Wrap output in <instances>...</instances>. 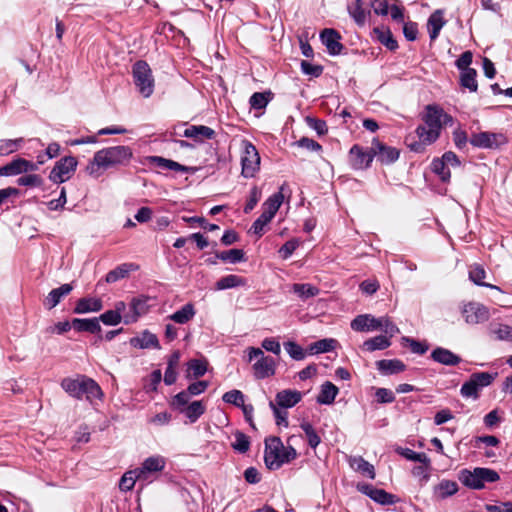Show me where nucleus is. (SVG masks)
<instances>
[{
  "mask_svg": "<svg viewBox=\"0 0 512 512\" xmlns=\"http://www.w3.org/2000/svg\"><path fill=\"white\" fill-rule=\"evenodd\" d=\"M196 314L194 305L187 303L181 309L169 316V319L178 324L188 323Z\"/></svg>",
  "mask_w": 512,
  "mask_h": 512,
  "instance_id": "c9c22d12",
  "label": "nucleus"
},
{
  "mask_svg": "<svg viewBox=\"0 0 512 512\" xmlns=\"http://www.w3.org/2000/svg\"><path fill=\"white\" fill-rule=\"evenodd\" d=\"M459 481L466 487L481 490L485 483L497 482L500 476L497 471L490 468L477 467L473 470L462 469L458 474Z\"/></svg>",
  "mask_w": 512,
  "mask_h": 512,
  "instance_id": "39448f33",
  "label": "nucleus"
},
{
  "mask_svg": "<svg viewBox=\"0 0 512 512\" xmlns=\"http://www.w3.org/2000/svg\"><path fill=\"white\" fill-rule=\"evenodd\" d=\"M272 220L271 217L267 216L266 214L264 213H261V215L254 221L252 227H251V230L253 231L254 234L258 235L259 237H261L264 233V227L270 223Z\"/></svg>",
  "mask_w": 512,
  "mask_h": 512,
  "instance_id": "e2e57ef3",
  "label": "nucleus"
},
{
  "mask_svg": "<svg viewBox=\"0 0 512 512\" xmlns=\"http://www.w3.org/2000/svg\"><path fill=\"white\" fill-rule=\"evenodd\" d=\"M337 341L332 338H325L312 343L309 350L312 354L326 353L335 349Z\"/></svg>",
  "mask_w": 512,
  "mask_h": 512,
  "instance_id": "49530a36",
  "label": "nucleus"
},
{
  "mask_svg": "<svg viewBox=\"0 0 512 512\" xmlns=\"http://www.w3.org/2000/svg\"><path fill=\"white\" fill-rule=\"evenodd\" d=\"M207 372V361L191 359L187 363V378H199Z\"/></svg>",
  "mask_w": 512,
  "mask_h": 512,
  "instance_id": "ea45409f",
  "label": "nucleus"
},
{
  "mask_svg": "<svg viewBox=\"0 0 512 512\" xmlns=\"http://www.w3.org/2000/svg\"><path fill=\"white\" fill-rule=\"evenodd\" d=\"M149 300L150 298L144 295L133 297L129 304V311L124 314V323H135L140 316L146 314L149 310Z\"/></svg>",
  "mask_w": 512,
  "mask_h": 512,
  "instance_id": "ddd939ff",
  "label": "nucleus"
},
{
  "mask_svg": "<svg viewBox=\"0 0 512 512\" xmlns=\"http://www.w3.org/2000/svg\"><path fill=\"white\" fill-rule=\"evenodd\" d=\"M204 412L205 406L201 401H193L180 411V413H183L191 423L196 422Z\"/></svg>",
  "mask_w": 512,
  "mask_h": 512,
  "instance_id": "4c0bfd02",
  "label": "nucleus"
},
{
  "mask_svg": "<svg viewBox=\"0 0 512 512\" xmlns=\"http://www.w3.org/2000/svg\"><path fill=\"white\" fill-rule=\"evenodd\" d=\"M140 477L141 474H139L138 469L127 471L119 481V489L123 492L132 490L135 486L136 480Z\"/></svg>",
  "mask_w": 512,
  "mask_h": 512,
  "instance_id": "a18cd8bd",
  "label": "nucleus"
},
{
  "mask_svg": "<svg viewBox=\"0 0 512 512\" xmlns=\"http://www.w3.org/2000/svg\"><path fill=\"white\" fill-rule=\"evenodd\" d=\"M241 174L245 178L254 177L260 166V156L256 147L248 140L242 141Z\"/></svg>",
  "mask_w": 512,
  "mask_h": 512,
  "instance_id": "1a4fd4ad",
  "label": "nucleus"
},
{
  "mask_svg": "<svg viewBox=\"0 0 512 512\" xmlns=\"http://www.w3.org/2000/svg\"><path fill=\"white\" fill-rule=\"evenodd\" d=\"M320 38L330 55H339L342 52L344 46L340 43L341 36L336 30L324 29Z\"/></svg>",
  "mask_w": 512,
  "mask_h": 512,
  "instance_id": "a211bd4d",
  "label": "nucleus"
},
{
  "mask_svg": "<svg viewBox=\"0 0 512 512\" xmlns=\"http://www.w3.org/2000/svg\"><path fill=\"white\" fill-rule=\"evenodd\" d=\"M431 358L442 365L456 366L461 362V358L452 351L437 347L431 353Z\"/></svg>",
  "mask_w": 512,
  "mask_h": 512,
  "instance_id": "4be33fe9",
  "label": "nucleus"
},
{
  "mask_svg": "<svg viewBox=\"0 0 512 512\" xmlns=\"http://www.w3.org/2000/svg\"><path fill=\"white\" fill-rule=\"evenodd\" d=\"M338 392V388L332 382L326 381L321 386L320 393L317 396V402L319 404L330 405L334 402Z\"/></svg>",
  "mask_w": 512,
  "mask_h": 512,
  "instance_id": "2f4dec72",
  "label": "nucleus"
},
{
  "mask_svg": "<svg viewBox=\"0 0 512 512\" xmlns=\"http://www.w3.org/2000/svg\"><path fill=\"white\" fill-rule=\"evenodd\" d=\"M38 170L37 164L24 158H16L0 167V176H16Z\"/></svg>",
  "mask_w": 512,
  "mask_h": 512,
  "instance_id": "4468645a",
  "label": "nucleus"
},
{
  "mask_svg": "<svg viewBox=\"0 0 512 512\" xmlns=\"http://www.w3.org/2000/svg\"><path fill=\"white\" fill-rule=\"evenodd\" d=\"M375 397L378 403H392L395 400L394 393L387 388H378L375 392Z\"/></svg>",
  "mask_w": 512,
  "mask_h": 512,
  "instance_id": "338daca9",
  "label": "nucleus"
},
{
  "mask_svg": "<svg viewBox=\"0 0 512 512\" xmlns=\"http://www.w3.org/2000/svg\"><path fill=\"white\" fill-rule=\"evenodd\" d=\"M149 164L158 167L162 170H173L176 172H188L190 170L189 167L184 166L176 161H173L171 159H166L161 156H149L147 158Z\"/></svg>",
  "mask_w": 512,
  "mask_h": 512,
  "instance_id": "5701e85b",
  "label": "nucleus"
},
{
  "mask_svg": "<svg viewBox=\"0 0 512 512\" xmlns=\"http://www.w3.org/2000/svg\"><path fill=\"white\" fill-rule=\"evenodd\" d=\"M301 70L304 74L313 77H319L323 73V67L321 65H314L305 60L301 62Z\"/></svg>",
  "mask_w": 512,
  "mask_h": 512,
  "instance_id": "774afa93",
  "label": "nucleus"
},
{
  "mask_svg": "<svg viewBox=\"0 0 512 512\" xmlns=\"http://www.w3.org/2000/svg\"><path fill=\"white\" fill-rule=\"evenodd\" d=\"M296 457V450L291 445L284 446L279 437L270 436L265 439L264 462L269 470H277Z\"/></svg>",
  "mask_w": 512,
  "mask_h": 512,
  "instance_id": "20e7f679",
  "label": "nucleus"
},
{
  "mask_svg": "<svg viewBox=\"0 0 512 512\" xmlns=\"http://www.w3.org/2000/svg\"><path fill=\"white\" fill-rule=\"evenodd\" d=\"M222 399L224 402L232 404L236 407H241L244 404V395L240 390H230L226 392Z\"/></svg>",
  "mask_w": 512,
  "mask_h": 512,
  "instance_id": "6e6d98bb",
  "label": "nucleus"
},
{
  "mask_svg": "<svg viewBox=\"0 0 512 512\" xmlns=\"http://www.w3.org/2000/svg\"><path fill=\"white\" fill-rule=\"evenodd\" d=\"M284 348L291 358L294 360H303L305 358V353L303 348L293 341H288L284 343Z\"/></svg>",
  "mask_w": 512,
  "mask_h": 512,
  "instance_id": "13d9d810",
  "label": "nucleus"
},
{
  "mask_svg": "<svg viewBox=\"0 0 512 512\" xmlns=\"http://www.w3.org/2000/svg\"><path fill=\"white\" fill-rule=\"evenodd\" d=\"M190 396L191 395L187 391V389L179 392L172 398V401H171L172 408H174L180 412L182 410V408L186 407L189 404Z\"/></svg>",
  "mask_w": 512,
  "mask_h": 512,
  "instance_id": "4d7b16f0",
  "label": "nucleus"
},
{
  "mask_svg": "<svg viewBox=\"0 0 512 512\" xmlns=\"http://www.w3.org/2000/svg\"><path fill=\"white\" fill-rule=\"evenodd\" d=\"M349 464L354 470H356L364 475H367L370 479L375 478L374 466L372 464H370L368 461H366L363 457H361V456L351 457L349 459Z\"/></svg>",
  "mask_w": 512,
  "mask_h": 512,
  "instance_id": "f704fd0d",
  "label": "nucleus"
},
{
  "mask_svg": "<svg viewBox=\"0 0 512 512\" xmlns=\"http://www.w3.org/2000/svg\"><path fill=\"white\" fill-rule=\"evenodd\" d=\"M300 427L305 432L309 446L315 449L321 442V438L316 430L309 422L301 423Z\"/></svg>",
  "mask_w": 512,
  "mask_h": 512,
  "instance_id": "3c124183",
  "label": "nucleus"
},
{
  "mask_svg": "<svg viewBox=\"0 0 512 512\" xmlns=\"http://www.w3.org/2000/svg\"><path fill=\"white\" fill-rule=\"evenodd\" d=\"M302 399L301 392L297 390L285 389L276 394L275 404L283 409L292 408Z\"/></svg>",
  "mask_w": 512,
  "mask_h": 512,
  "instance_id": "aec40b11",
  "label": "nucleus"
},
{
  "mask_svg": "<svg viewBox=\"0 0 512 512\" xmlns=\"http://www.w3.org/2000/svg\"><path fill=\"white\" fill-rule=\"evenodd\" d=\"M292 291L301 299L307 300L309 298L315 297L320 293L318 287L313 286L308 283H295L292 286Z\"/></svg>",
  "mask_w": 512,
  "mask_h": 512,
  "instance_id": "e433bc0d",
  "label": "nucleus"
},
{
  "mask_svg": "<svg viewBox=\"0 0 512 512\" xmlns=\"http://www.w3.org/2000/svg\"><path fill=\"white\" fill-rule=\"evenodd\" d=\"M72 290L73 286L68 283L51 290L44 300V306L49 310L53 309L60 303L61 299L67 296Z\"/></svg>",
  "mask_w": 512,
  "mask_h": 512,
  "instance_id": "393cba45",
  "label": "nucleus"
},
{
  "mask_svg": "<svg viewBox=\"0 0 512 512\" xmlns=\"http://www.w3.org/2000/svg\"><path fill=\"white\" fill-rule=\"evenodd\" d=\"M373 161L371 147L365 151L361 146L355 144L349 151V163L353 169L362 170L368 168Z\"/></svg>",
  "mask_w": 512,
  "mask_h": 512,
  "instance_id": "dca6fc26",
  "label": "nucleus"
},
{
  "mask_svg": "<svg viewBox=\"0 0 512 512\" xmlns=\"http://www.w3.org/2000/svg\"><path fill=\"white\" fill-rule=\"evenodd\" d=\"M477 71L475 69H465L460 74V84L462 87L469 89L470 92H476L478 84L476 80Z\"/></svg>",
  "mask_w": 512,
  "mask_h": 512,
  "instance_id": "37998d69",
  "label": "nucleus"
},
{
  "mask_svg": "<svg viewBox=\"0 0 512 512\" xmlns=\"http://www.w3.org/2000/svg\"><path fill=\"white\" fill-rule=\"evenodd\" d=\"M253 359H257L253 364V369L258 379H264L275 374V360L270 356H265L260 348H249V361Z\"/></svg>",
  "mask_w": 512,
  "mask_h": 512,
  "instance_id": "6e6552de",
  "label": "nucleus"
},
{
  "mask_svg": "<svg viewBox=\"0 0 512 512\" xmlns=\"http://www.w3.org/2000/svg\"><path fill=\"white\" fill-rule=\"evenodd\" d=\"M486 276V272L483 267L477 265L470 269L469 278L478 286L489 287L492 289H499L497 286L483 282Z\"/></svg>",
  "mask_w": 512,
  "mask_h": 512,
  "instance_id": "8fccbe9b",
  "label": "nucleus"
},
{
  "mask_svg": "<svg viewBox=\"0 0 512 512\" xmlns=\"http://www.w3.org/2000/svg\"><path fill=\"white\" fill-rule=\"evenodd\" d=\"M497 376V372H475L470 376L469 380L461 386L460 393L465 398L476 400L479 398V391L492 384Z\"/></svg>",
  "mask_w": 512,
  "mask_h": 512,
  "instance_id": "423d86ee",
  "label": "nucleus"
},
{
  "mask_svg": "<svg viewBox=\"0 0 512 512\" xmlns=\"http://www.w3.org/2000/svg\"><path fill=\"white\" fill-rule=\"evenodd\" d=\"M77 160L73 156H66L58 160L49 174V179L55 184L68 181L74 174Z\"/></svg>",
  "mask_w": 512,
  "mask_h": 512,
  "instance_id": "9d476101",
  "label": "nucleus"
},
{
  "mask_svg": "<svg viewBox=\"0 0 512 512\" xmlns=\"http://www.w3.org/2000/svg\"><path fill=\"white\" fill-rule=\"evenodd\" d=\"M73 328L79 332L86 331L92 334L100 333L101 326L98 322V318L92 319H80L75 318L72 320Z\"/></svg>",
  "mask_w": 512,
  "mask_h": 512,
  "instance_id": "473e14b6",
  "label": "nucleus"
},
{
  "mask_svg": "<svg viewBox=\"0 0 512 512\" xmlns=\"http://www.w3.org/2000/svg\"><path fill=\"white\" fill-rule=\"evenodd\" d=\"M381 322L380 318H375L370 314H362L358 315L351 322V328L354 331L364 332V331H375L380 329Z\"/></svg>",
  "mask_w": 512,
  "mask_h": 512,
  "instance_id": "6ab92c4d",
  "label": "nucleus"
},
{
  "mask_svg": "<svg viewBox=\"0 0 512 512\" xmlns=\"http://www.w3.org/2000/svg\"><path fill=\"white\" fill-rule=\"evenodd\" d=\"M183 136L196 141H203L205 139H213L215 137V131L208 126L191 125L184 130Z\"/></svg>",
  "mask_w": 512,
  "mask_h": 512,
  "instance_id": "b1692460",
  "label": "nucleus"
},
{
  "mask_svg": "<svg viewBox=\"0 0 512 512\" xmlns=\"http://www.w3.org/2000/svg\"><path fill=\"white\" fill-rule=\"evenodd\" d=\"M122 316L114 312V310H107L100 315L98 322L101 321L105 325L115 326L122 321Z\"/></svg>",
  "mask_w": 512,
  "mask_h": 512,
  "instance_id": "bf43d9fd",
  "label": "nucleus"
},
{
  "mask_svg": "<svg viewBox=\"0 0 512 512\" xmlns=\"http://www.w3.org/2000/svg\"><path fill=\"white\" fill-rule=\"evenodd\" d=\"M22 141V138L4 140L0 145V154L8 155L17 151L20 148Z\"/></svg>",
  "mask_w": 512,
  "mask_h": 512,
  "instance_id": "680f3d73",
  "label": "nucleus"
},
{
  "mask_svg": "<svg viewBox=\"0 0 512 512\" xmlns=\"http://www.w3.org/2000/svg\"><path fill=\"white\" fill-rule=\"evenodd\" d=\"M397 451L401 456H403L407 460L422 463L425 469H428L430 466V459L423 452H415L414 450L409 448H400Z\"/></svg>",
  "mask_w": 512,
  "mask_h": 512,
  "instance_id": "c03bdc74",
  "label": "nucleus"
},
{
  "mask_svg": "<svg viewBox=\"0 0 512 512\" xmlns=\"http://www.w3.org/2000/svg\"><path fill=\"white\" fill-rule=\"evenodd\" d=\"M165 459L161 456H152L147 458L140 469H138L139 474H144L145 472H158L162 471L165 467Z\"/></svg>",
  "mask_w": 512,
  "mask_h": 512,
  "instance_id": "58836bf2",
  "label": "nucleus"
},
{
  "mask_svg": "<svg viewBox=\"0 0 512 512\" xmlns=\"http://www.w3.org/2000/svg\"><path fill=\"white\" fill-rule=\"evenodd\" d=\"M102 301L96 298H80L74 308V313L84 314L88 312H98L102 309Z\"/></svg>",
  "mask_w": 512,
  "mask_h": 512,
  "instance_id": "c85d7f7f",
  "label": "nucleus"
},
{
  "mask_svg": "<svg viewBox=\"0 0 512 512\" xmlns=\"http://www.w3.org/2000/svg\"><path fill=\"white\" fill-rule=\"evenodd\" d=\"M377 369L383 375H392L403 372L405 364L398 359H383L376 362Z\"/></svg>",
  "mask_w": 512,
  "mask_h": 512,
  "instance_id": "a878e982",
  "label": "nucleus"
},
{
  "mask_svg": "<svg viewBox=\"0 0 512 512\" xmlns=\"http://www.w3.org/2000/svg\"><path fill=\"white\" fill-rule=\"evenodd\" d=\"M287 188V184L284 183L280 186L279 188V191L277 193H274L273 195H271L263 204V212L264 214H266L267 216L271 217L272 219L274 218L275 214L277 213V211L279 210L281 204L283 203V200H284V192H285V189Z\"/></svg>",
  "mask_w": 512,
  "mask_h": 512,
  "instance_id": "412c9836",
  "label": "nucleus"
},
{
  "mask_svg": "<svg viewBox=\"0 0 512 512\" xmlns=\"http://www.w3.org/2000/svg\"><path fill=\"white\" fill-rule=\"evenodd\" d=\"M261 198V191L258 189V187L254 186L251 190H250V196H249V199L244 207V213H249L251 212L255 206L257 205V203L259 202Z\"/></svg>",
  "mask_w": 512,
  "mask_h": 512,
  "instance_id": "69168bd1",
  "label": "nucleus"
},
{
  "mask_svg": "<svg viewBox=\"0 0 512 512\" xmlns=\"http://www.w3.org/2000/svg\"><path fill=\"white\" fill-rule=\"evenodd\" d=\"M245 284H246L245 279H243L242 277H240L238 275L230 274V275H226V276L220 278L216 282L215 287L217 290H225V289L235 288V287H239V286H244Z\"/></svg>",
  "mask_w": 512,
  "mask_h": 512,
  "instance_id": "a19ab883",
  "label": "nucleus"
},
{
  "mask_svg": "<svg viewBox=\"0 0 512 512\" xmlns=\"http://www.w3.org/2000/svg\"><path fill=\"white\" fill-rule=\"evenodd\" d=\"M306 123L310 128L315 130L318 135H324L328 131L327 124L324 120L306 117Z\"/></svg>",
  "mask_w": 512,
  "mask_h": 512,
  "instance_id": "0e129e2a",
  "label": "nucleus"
},
{
  "mask_svg": "<svg viewBox=\"0 0 512 512\" xmlns=\"http://www.w3.org/2000/svg\"><path fill=\"white\" fill-rule=\"evenodd\" d=\"M136 269L137 266L132 263H123L117 266L115 269L109 271L106 274L105 280L107 283L117 282L118 280L128 277L129 273Z\"/></svg>",
  "mask_w": 512,
  "mask_h": 512,
  "instance_id": "c756f323",
  "label": "nucleus"
},
{
  "mask_svg": "<svg viewBox=\"0 0 512 512\" xmlns=\"http://www.w3.org/2000/svg\"><path fill=\"white\" fill-rule=\"evenodd\" d=\"M234 436L235 441L232 443V447L239 453H246L250 447L249 437L240 431H237Z\"/></svg>",
  "mask_w": 512,
  "mask_h": 512,
  "instance_id": "5fc2aeb1",
  "label": "nucleus"
},
{
  "mask_svg": "<svg viewBox=\"0 0 512 512\" xmlns=\"http://www.w3.org/2000/svg\"><path fill=\"white\" fill-rule=\"evenodd\" d=\"M19 186L25 187H41L44 183L43 178L37 174H26L17 179Z\"/></svg>",
  "mask_w": 512,
  "mask_h": 512,
  "instance_id": "864d4df0",
  "label": "nucleus"
},
{
  "mask_svg": "<svg viewBox=\"0 0 512 512\" xmlns=\"http://www.w3.org/2000/svg\"><path fill=\"white\" fill-rule=\"evenodd\" d=\"M463 317L468 324H478L488 320V309L480 304L471 302L466 304L462 310Z\"/></svg>",
  "mask_w": 512,
  "mask_h": 512,
  "instance_id": "f3484780",
  "label": "nucleus"
},
{
  "mask_svg": "<svg viewBox=\"0 0 512 512\" xmlns=\"http://www.w3.org/2000/svg\"><path fill=\"white\" fill-rule=\"evenodd\" d=\"M458 491V484L455 481L443 479L434 487V495L438 499H446Z\"/></svg>",
  "mask_w": 512,
  "mask_h": 512,
  "instance_id": "7c9ffc66",
  "label": "nucleus"
},
{
  "mask_svg": "<svg viewBox=\"0 0 512 512\" xmlns=\"http://www.w3.org/2000/svg\"><path fill=\"white\" fill-rule=\"evenodd\" d=\"M357 489L381 505H393L397 501L395 495L390 494L383 489L375 488L371 484H358Z\"/></svg>",
  "mask_w": 512,
  "mask_h": 512,
  "instance_id": "2eb2a0df",
  "label": "nucleus"
},
{
  "mask_svg": "<svg viewBox=\"0 0 512 512\" xmlns=\"http://www.w3.org/2000/svg\"><path fill=\"white\" fill-rule=\"evenodd\" d=\"M432 171L437 174L443 182L449 181L451 177L450 168L440 159H434L431 164Z\"/></svg>",
  "mask_w": 512,
  "mask_h": 512,
  "instance_id": "603ef678",
  "label": "nucleus"
},
{
  "mask_svg": "<svg viewBox=\"0 0 512 512\" xmlns=\"http://www.w3.org/2000/svg\"><path fill=\"white\" fill-rule=\"evenodd\" d=\"M133 156L129 146H112L103 148L94 154L93 159L86 166V172L94 177H100L105 170L127 165Z\"/></svg>",
  "mask_w": 512,
  "mask_h": 512,
  "instance_id": "f257e3e1",
  "label": "nucleus"
},
{
  "mask_svg": "<svg viewBox=\"0 0 512 512\" xmlns=\"http://www.w3.org/2000/svg\"><path fill=\"white\" fill-rule=\"evenodd\" d=\"M350 16L358 25H363L366 21V11L363 8L362 0H355V2L348 7Z\"/></svg>",
  "mask_w": 512,
  "mask_h": 512,
  "instance_id": "09e8293b",
  "label": "nucleus"
},
{
  "mask_svg": "<svg viewBox=\"0 0 512 512\" xmlns=\"http://www.w3.org/2000/svg\"><path fill=\"white\" fill-rule=\"evenodd\" d=\"M216 257L224 262L238 263L245 260V253L242 249H230L216 253Z\"/></svg>",
  "mask_w": 512,
  "mask_h": 512,
  "instance_id": "de8ad7c7",
  "label": "nucleus"
},
{
  "mask_svg": "<svg viewBox=\"0 0 512 512\" xmlns=\"http://www.w3.org/2000/svg\"><path fill=\"white\" fill-rule=\"evenodd\" d=\"M133 79L139 92L144 97H149L154 91V78L149 65L145 61H137L133 65Z\"/></svg>",
  "mask_w": 512,
  "mask_h": 512,
  "instance_id": "0eeeda50",
  "label": "nucleus"
},
{
  "mask_svg": "<svg viewBox=\"0 0 512 512\" xmlns=\"http://www.w3.org/2000/svg\"><path fill=\"white\" fill-rule=\"evenodd\" d=\"M131 346L140 349L160 348L158 338L155 334L144 331L141 336L130 339Z\"/></svg>",
  "mask_w": 512,
  "mask_h": 512,
  "instance_id": "bb28decb",
  "label": "nucleus"
},
{
  "mask_svg": "<svg viewBox=\"0 0 512 512\" xmlns=\"http://www.w3.org/2000/svg\"><path fill=\"white\" fill-rule=\"evenodd\" d=\"M371 151L373 158L376 157L379 162L385 165L394 163L400 156V151L397 148L384 144L378 138L372 140Z\"/></svg>",
  "mask_w": 512,
  "mask_h": 512,
  "instance_id": "f8f14e48",
  "label": "nucleus"
},
{
  "mask_svg": "<svg viewBox=\"0 0 512 512\" xmlns=\"http://www.w3.org/2000/svg\"><path fill=\"white\" fill-rule=\"evenodd\" d=\"M61 387L71 397L81 400L84 396L87 401L93 403L95 399L103 398V391L96 381L84 375L77 378H64Z\"/></svg>",
  "mask_w": 512,
  "mask_h": 512,
  "instance_id": "7ed1b4c3",
  "label": "nucleus"
},
{
  "mask_svg": "<svg viewBox=\"0 0 512 512\" xmlns=\"http://www.w3.org/2000/svg\"><path fill=\"white\" fill-rule=\"evenodd\" d=\"M377 40L387 49L394 51L398 48V43L393 37L390 29L384 27H376L373 30Z\"/></svg>",
  "mask_w": 512,
  "mask_h": 512,
  "instance_id": "72a5a7b5",
  "label": "nucleus"
},
{
  "mask_svg": "<svg viewBox=\"0 0 512 512\" xmlns=\"http://www.w3.org/2000/svg\"><path fill=\"white\" fill-rule=\"evenodd\" d=\"M445 24L446 21L443 18L442 10L438 9L430 15L427 23V28L429 32V37L432 41H434L439 36V33Z\"/></svg>",
  "mask_w": 512,
  "mask_h": 512,
  "instance_id": "cd10ccee",
  "label": "nucleus"
},
{
  "mask_svg": "<svg viewBox=\"0 0 512 512\" xmlns=\"http://www.w3.org/2000/svg\"><path fill=\"white\" fill-rule=\"evenodd\" d=\"M391 345V342L387 336L378 335L371 339L366 340L363 343V348L369 352L376 350H384Z\"/></svg>",
  "mask_w": 512,
  "mask_h": 512,
  "instance_id": "79ce46f5",
  "label": "nucleus"
},
{
  "mask_svg": "<svg viewBox=\"0 0 512 512\" xmlns=\"http://www.w3.org/2000/svg\"><path fill=\"white\" fill-rule=\"evenodd\" d=\"M472 146L481 149H497L507 143V138L502 133L479 132L473 133L469 139Z\"/></svg>",
  "mask_w": 512,
  "mask_h": 512,
  "instance_id": "9b49d317",
  "label": "nucleus"
},
{
  "mask_svg": "<svg viewBox=\"0 0 512 512\" xmlns=\"http://www.w3.org/2000/svg\"><path fill=\"white\" fill-rule=\"evenodd\" d=\"M270 408L273 411L274 417L276 419V424L278 426H288V413L285 411V409L278 407L273 401H270L269 403Z\"/></svg>",
  "mask_w": 512,
  "mask_h": 512,
  "instance_id": "052dcab7",
  "label": "nucleus"
},
{
  "mask_svg": "<svg viewBox=\"0 0 512 512\" xmlns=\"http://www.w3.org/2000/svg\"><path fill=\"white\" fill-rule=\"evenodd\" d=\"M421 119L424 125L416 128V134L426 143H434L439 138L443 126L453 122V117L437 104L425 106Z\"/></svg>",
  "mask_w": 512,
  "mask_h": 512,
  "instance_id": "f03ea898",
  "label": "nucleus"
}]
</instances>
